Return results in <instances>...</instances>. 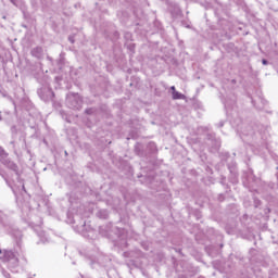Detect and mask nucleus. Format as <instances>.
I'll use <instances>...</instances> for the list:
<instances>
[{"label": "nucleus", "mask_w": 278, "mask_h": 278, "mask_svg": "<svg viewBox=\"0 0 278 278\" xmlns=\"http://www.w3.org/2000/svg\"><path fill=\"white\" fill-rule=\"evenodd\" d=\"M172 97L173 99H186V96H184L182 93H179V91L175 90V87H172Z\"/></svg>", "instance_id": "f257e3e1"}, {"label": "nucleus", "mask_w": 278, "mask_h": 278, "mask_svg": "<svg viewBox=\"0 0 278 278\" xmlns=\"http://www.w3.org/2000/svg\"><path fill=\"white\" fill-rule=\"evenodd\" d=\"M5 257H10V255H12V252H4Z\"/></svg>", "instance_id": "f03ea898"}, {"label": "nucleus", "mask_w": 278, "mask_h": 278, "mask_svg": "<svg viewBox=\"0 0 278 278\" xmlns=\"http://www.w3.org/2000/svg\"><path fill=\"white\" fill-rule=\"evenodd\" d=\"M263 64L266 65L268 64V62L266 60H263Z\"/></svg>", "instance_id": "7ed1b4c3"}, {"label": "nucleus", "mask_w": 278, "mask_h": 278, "mask_svg": "<svg viewBox=\"0 0 278 278\" xmlns=\"http://www.w3.org/2000/svg\"><path fill=\"white\" fill-rule=\"evenodd\" d=\"M2 253H3V251L0 250V260L3 257Z\"/></svg>", "instance_id": "20e7f679"}, {"label": "nucleus", "mask_w": 278, "mask_h": 278, "mask_svg": "<svg viewBox=\"0 0 278 278\" xmlns=\"http://www.w3.org/2000/svg\"><path fill=\"white\" fill-rule=\"evenodd\" d=\"M74 99H78V97H77V96H74Z\"/></svg>", "instance_id": "39448f33"}]
</instances>
